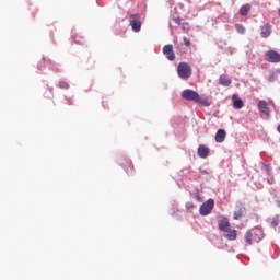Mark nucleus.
<instances>
[{
  "label": "nucleus",
  "mask_w": 280,
  "mask_h": 280,
  "mask_svg": "<svg viewBox=\"0 0 280 280\" xmlns=\"http://www.w3.org/2000/svg\"><path fill=\"white\" fill-rule=\"evenodd\" d=\"M265 60L267 62L277 63L280 62V54L276 50H268L265 52Z\"/></svg>",
  "instance_id": "423d86ee"
},
{
  "label": "nucleus",
  "mask_w": 280,
  "mask_h": 280,
  "mask_svg": "<svg viewBox=\"0 0 280 280\" xmlns=\"http://www.w3.org/2000/svg\"><path fill=\"white\" fill-rule=\"evenodd\" d=\"M213 207H215V201L213 199H208L206 202H203L199 209L200 215H209L211 211H213Z\"/></svg>",
  "instance_id": "20e7f679"
},
{
  "label": "nucleus",
  "mask_w": 280,
  "mask_h": 280,
  "mask_svg": "<svg viewBox=\"0 0 280 280\" xmlns=\"http://www.w3.org/2000/svg\"><path fill=\"white\" fill-rule=\"evenodd\" d=\"M177 74L182 80L191 78V66L187 62H179L177 66Z\"/></svg>",
  "instance_id": "7ed1b4c3"
},
{
  "label": "nucleus",
  "mask_w": 280,
  "mask_h": 280,
  "mask_svg": "<svg viewBox=\"0 0 280 280\" xmlns=\"http://www.w3.org/2000/svg\"><path fill=\"white\" fill-rule=\"evenodd\" d=\"M244 213H246V208L245 207H241L238 210L234 211V220H242Z\"/></svg>",
  "instance_id": "2eb2a0df"
},
{
  "label": "nucleus",
  "mask_w": 280,
  "mask_h": 280,
  "mask_svg": "<svg viewBox=\"0 0 280 280\" xmlns=\"http://www.w3.org/2000/svg\"><path fill=\"white\" fill-rule=\"evenodd\" d=\"M196 198H197V200H198L199 202H202V197H200L199 195H197Z\"/></svg>",
  "instance_id": "b1692460"
},
{
  "label": "nucleus",
  "mask_w": 280,
  "mask_h": 280,
  "mask_svg": "<svg viewBox=\"0 0 280 280\" xmlns=\"http://www.w3.org/2000/svg\"><path fill=\"white\" fill-rule=\"evenodd\" d=\"M271 224L272 226H278L279 223L277 221H272Z\"/></svg>",
  "instance_id": "393cba45"
},
{
  "label": "nucleus",
  "mask_w": 280,
  "mask_h": 280,
  "mask_svg": "<svg viewBox=\"0 0 280 280\" xmlns=\"http://www.w3.org/2000/svg\"><path fill=\"white\" fill-rule=\"evenodd\" d=\"M184 45L186 47H191V39L187 38V37H184Z\"/></svg>",
  "instance_id": "aec40b11"
},
{
  "label": "nucleus",
  "mask_w": 280,
  "mask_h": 280,
  "mask_svg": "<svg viewBox=\"0 0 280 280\" xmlns=\"http://www.w3.org/2000/svg\"><path fill=\"white\" fill-rule=\"evenodd\" d=\"M236 31L238 34H245L246 28L244 26H242L241 24L236 25Z\"/></svg>",
  "instance_id": "6ab92c4d"
},
{
  "label": "nucleus",
  "mask_w": 280,
  "mask_h": 280,
  "mask_svg": "<svg viewBox=\"0 0 280 280\" xmlns=\"http://www.w3.org/2000/svg\"><path fill=\"white\" fill-rule=\"evenodd\" d=\"M272 34V25L270 23H266L260 26V36L261 38H268Z\"/></svg>",
  "instance_id": "1a4fd4ad"
},
{
  "label": "nucleus",
  "mask_w": 280,
  "mask_h": 280,
  "mask_svg": "<svg viewBox=\"0 0 280 280\" xmlns=\"http://www.w3.org/2000/svg\"><path fill=\"white\" fill-rule=\"evenodd\" d=\"M182 97L184 100H187L188 102H195L196 104H202L203 106H209V101L207 98L200 97V94L198 92L186 89L182 92Z\"/></svg>",
  "instance_id": "f03ea898"
},
{
  "label": "nucleus",
  "mask_w": 280,
  "mask_h": 280,
  "mask_svg": "<svg viewBox=\"0 0 280 280\" xmlns=\"http://www.w3.org/2000/svg\"><path fill=\"white\" fill-rule=\"evenodd\" d=\"M244 240L245 246H253V244H259V241L264 240V231L259 228H254L245 233Z\"/></svg>",
  "instance_id": "f257e3e1"
},
{
  "label": "nucleus",
  "mask_w": 280,
  "mask_h": 280,
  "mask_svg": "<svg viewBox=\"0 0 280 280\" xmlns=\"http://www.w3.org/2000/svg\"><path fill=\"white\" fill-rule=\"evenodd\" d=\"M225 237L230 240V242H235V240H237V230L229 231Z\"/></svg>",
  "instance_id": "a211bd4d"
},
{
  "label": "nucleus",
  "mask_w": 280,
  "mask_h": 280,
  "mask_svg": "<svg viewBox=\"0 0 280 280\" xmlns=\"http://www.w3.org/2000/svg\"><path fill=\"white\" fill-rule=\"evenodd\" d=\"M224 139H226V131L224 129H219L215 133L217 143H224Z\"/></svg>",
  "instance_id": "ddd939ff"
},
{
  "label": "nucleus",
  "mask_w": 280,
  "mask_h": 280,
  "mask_svg": "<svg viewBox=\"0 0 280 280\" xmlns=\"http://www.w3.org/2000/svg\"><path fill=\"white\" fill-rule=\"evenodd\" d=\"M72 40H75V43H80V40H78V35H72Z\"/></svg>",
  "instance_id": "5701e85b"
},
{
  "label": "nucleus",
  "mask_w": 280,
  "mask_h": 280,
  "mask_svg": "<svg viewBox=\"0 0 280 280\" xmlns=\"http://www.w3.org/2000/svg\"><path fill=\"white\" fill-rule=\"evenodd\" d=\"M162 51L164 56H166L167 60H176V54H174V46H172V44L165 45Z\"/></svg>",
  "instance_id": "0eeeda50"
},
{
  "label": "nucleus",
  "mask_w": 280,
  "mask_h": 280,
  "mask_svg": "<svg viewBox=\"0 0 280 280\" xmlns=\"http://www.w3.org/2000/svg\"><path fill=\"white\" fill-rule=\"evenodd\" d=\"M219 84H221V86H231V80L228 79L226 75H221L219 79Z\"/></svg>",
  "instance_id": "f3484780"
},
{
  "label": "nucleus",
  "mask_w": 280,
  "mask_h": 280,
  "mask_svg": "<svg viewBox=\"0 0 280 280\" xmlns=\"http://www.w3.org/2000/svg\"><path fill=\"white\" fill-rule=\"evenodd\" d=\"M278 14H279V16H280V9L278 10Z\"/></svg>",
  "instance_id": "a878e982"
},
{
  "label": "nucleus",
  "mask_w": 280,
  "mask_h": 280,
  "mask_svg": "<svg viewBox=\"0 0 280 280\" xmlns=\"http://www.w3.org/2000/svg\"><path fill=\"white\" fill-rule=\"evenodd\" d=\"M248 12H250V4L242 5L240 9L241 16H248Z\"/></svg>",
  "instance_id": "dca6fc26"
},
{
  "label": "nucleus",
  "mask_w": 280,
  "mask_h": 280,
  "mask_svg": "<svg viewBox=\"0 0 280 280\" xmlns=\"http://www.w3.org/2000/svg\"><path fill=\"white\" fill-rule=\"evenodd\" d=\"M197 154L200 159H207L209 156V149L207 145L205 144H200L198 150H197Z\"/></svg>",
  "instance_id": "f8f14e48"
},
{
  "label": "nucleus",
  "mask_w": 280,
  "mask_h": 280,
  "mask_svg": "<svg viewBox=\"0 0 280 280\" xmlns=\"http://www.w3.org/2000/svg\"><path fill=\"white\" fill-rule=\"evenodd\" d=\"M122 166L127 174H131V172L135 170V165H132L130 160H126L125 163H122Z\"/></svg>",
  "instance_id": "4468645a"
},
{
  "label": "nucleus",
  "mask_w": 280,
  "mask_h": 280,
  "mask_svg": "<svg viewBox=\"0 0 280 280\" xmlns=\"http://www.w3.org/2000/svg\"><path fill=\"white\" fill-rule=\"evenodd\" d=\"M129 25L133 32H141V15L131 14L129 16Z\"/></svg>",
  "instance_id": "39448f33"
},
{
  "label": "nucleus",
  "mask_w": 280,
  "mask_h": 280,
  "mask_svg": "<svg viewBox=\"0 0 280 280\" xmlns=\"http://www.w3.org/2000/svg\"><path fill=\"white\" fill-rule=\"evenodd\" d=\"M219 224V229L223 232V233H229V231H231V223L229 222L228 218H222L218 221Z\"/></svg>",
  "instance_id": "6e6552de"
},
{
  "label": "nucleus",
  "mask_w": 280,
  "mask_h": 280,
  "mask_svg": "<svg viewBox=\"0 0 280 280\" xmlns=\"http://www.w3.org/2000/svg\"><path fill=\"white\" fill-rule=\"evenodd\" d=\"M270 104H272V102H266V101H260L258 103V108L260 110V113H262L264 115H270Z\"/></svg>",
  "instance_id": "9d476101"
},
{
  "label": "nucleus",
  "mask_w": 280,
  "mask_h": 280,
  "mask_svg": "<svg viewBox=\"0 0 280 280\" xmlns=\"http://www.w3.org/2000/svg\"><path fill=\"white\" fill-rule=\"evenodd\" d=\"M173 21H174V23H176L177 25H182V23H183V19H180V18H174Z\"/></svg>",
  "instance_id": "4be33fe9"
},
{
  "label": "nucleus",
  "mask_w": 280,
  "mask_h": 280,
  "mask_svg": "<svg viewBox=\"0 0 280 280\" xmlns=\"http://www.w3.org/2000/svg\"><path fill=\"white\" fill-rule=\"evenodd\" d=\"M233 106L236 110L244 108V101L237 94L232 96Z\"/></svg>",
  "instance_id": "9b49d317"
},
{
  "label": "nucleus",
  "mask_w": 280,
  "mask_h": 280,
  "mask_svg": "<svg viewBox=\"0 0 280 280\" xmlns=\"http://www.w3.org/2000/svg\"><path fill=\"white\" fill-rule=\"evenodd\" d=\"M186 209L188 211H191V209H194V202H191V201L186 202Z\"/></svg>",
  "instance_id": "412c9836"
}]
</instances>
